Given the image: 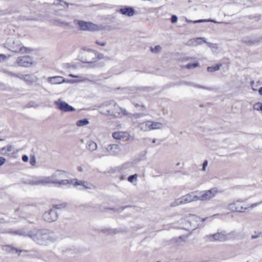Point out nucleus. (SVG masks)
Returning a JSON list of instances; mask_svg holds the SVG:
<instances>
[{
    "instance_id": "20e7f679",
    "label": "nucleus",
    "mask_w": 262,
    "mask_h": 262,
    "mask_svg": "<svg viewBox=\"0 0 262 262\" xmlns=\"http://www.w3.org/2000/svg\"><path fill=\"white\" fill-rule=\"evenodd\" d=\"M83 51L81 53V61L90 64V67H96L97 64V61H93V60L98 58L97 51L91 49L85 50V48H83Z\"/></svg>"
},
{
    "instance_id": "de8ad7c7",
    "label": "nucleus",
    "mask_w": 262,
    "mask_h": 262,
    "mask_svg": "<svg viewBox=\"0 0 262 262\" xmlns=\"http://www.w3.org/2000/svg\"><path fill=\"white\" fill-rule=\"evenodd\" d=\"M99 60L103 59H104L105 60H108L110 59V58L107 57H104L103 54H102L100 53H99Z\"/></svg>"
},
{
    "instance_id": "72a5a7b5",
    "label": "nucleus",
    "mask_w": 262,
    "mask_h": 262,
    "mask_svg": "<svg viewBox=\"0 0 262 262\" xmlns=\"http://www.w3.org/2000/svg\"><path fill=\"white\" fill-rule=\"evenodd\" d=\"M200 63L198 62H194L192 63H189L186 65L185 67L188 69H194L199 66Z\"/></svg>"
},
{
    "instance_id": "13d9d810",
    "label": "nucleus",
    "mask_w": 262,
    "mask_h": 262,
    "mask_svg": "<svg viewBox=\"0 0 262 262\" xmlns=\"http://www.w3.org/2000/svg\"><path fill=\"white\" fill-rule=\"evenodd\" d=\"M5 73H6L9 76H15V73H13V72H9V71H5Z\"/></svg>"
},
{
    "instance_id": "f257e3e1",
    "label": "nucleus",
    "mask_w": 262,
    "mask_h": 262,
    "mask_svg": "<svg viewBox=\"0 0 262 262\" xmlns=\"http://www.w3.org/2000/svg\"><path fill=\"white\" fill-rule=\"evenodd\" d=\"M10 233L13 235L28 236L40 245H46L50 242L55 241L52 231L45 228H34L29 232L23 228L11 231Z\"/></svg>"
},
{
    "instance_id": "bf43d9fd",
    "label": "nucleus",
    "mask_w": 262,
    "mask_h": 262,
    "mask_svg": "<svg viewBox=\"0 0 262 262\" xmlns=\"http://www.w3.org/2000/svg\"><path fill=\"white\" fill-rule=\"evenodd\" d=\"M34 102H33V101H31L27 105V107H33L34 106Z\"/></svg>"
},
{
    "instance_id": "79ce46f5",
    "label": "nucleus",
    "mask_w": 262,
    "mask_h": 262,
    "mask_svg": "<svg viewBox=\"0 0 262 262\" xmlns=\"http://www.w3.org/2000/svg\"><path fill=\"white\" fill-rule=\"evenodd\" d=\"M60 2L63 3L65 5H66L68 7L70 5L73 6L75 8H77L80 6L79 5H77L76 4H72V3H68L67 2H64L63 1H60Z\"/></svg>"
},
{
    "instance_id": "0e129e2a",
    "label": "nucleus",
    "mask_w": 262,
    "mask_h": 262,
    "mask_svg": "<svg viewBox=\"0 0 262 262\" xmlns=\"http://www.w3.org/2000/svg\"><path fill=\"white\" fill-rule=\"evenodd\" d=\"M77 170H78V171H80V172H81L83 170H82V168L81 166H78L77 167Z\"/></svg>"
},
{
    "instance_id": "69168bd1",
    "label": "nucleus",
    "mask_w": 262,
    "mask_h": 262,
    "mask_svg": "<svg viewBox=\"0 0 262 262\" xmlns=\"http://www.w3.org/2000/svg\"><path fill=\"white\" fill-rule=\"evenodd\" d=\"M206 43L208 45V46H209V47H212L213 45H215L214 44H213V43H210V42H207V41H206Z\"/></svg>"
},
{
    "instance_id": "f3484780",
    "label": "nucleus",
    "mask_w": 262,
    "mask_h": 262,
    "mask_svg": "<svg viewBox=\"0 0 262 262\" xmlns=\"http://www.w3.org/2000/svg\"><path fill=\"white\" fill-rule=\"evenodd\" d=\"M262 41V37H257L252 39L250 37L245 36L242 38V41L248 46L257 45Z\"/></svg>"
},
{
    "instance_id": "6e6d98bb",
    "label": "nucleus",
    "mask_w": 262,
    "mask_h": 262,
    "mask_svg": "<svg viewBox=\"0 0 262 262\" xmlns=\"http://www.w3.org/2000/svg\"><path fill=\"white\" fill-rule=\"evenodd\" d=\"M0 151L1 152V153L2 154H7L5 147H4L1 148Z\"/></svg>"
},
{
    "instance_id": "7ed1b4c3",
    "label": "nucleus",
    "mask_w": 262,
    "mask_h": 262,
    "mask_svg": "<svg viewBox=\"0 0 262 262\" xmlns=\"http://www.w3.org/2000/svg\"><path fill=\"white\" fill-rule=\"evenodd\" d=\"M73 184L74 186L78 185L81 186L82 188H79L80 190L92 189L94 188V186L83 181L78 180L77 179H64V180H58L57 187H61L63 186L70 187V186Z\"/></svg>"
},
{
    "instance_id": "09e8293b",
    "label": "nucleus",
    "mask_w": 262,
    "mask_h": 262,
    "mask_svg": "<svg viewBox=\"0 0 262 262\" xmlns=\"http://www.w3.org/2000/svg\"><path fill=\"white\" fill-rule=\"evenodd\" d=\"M208 165V161L207 160H205L203 163V167L202 170L203 171H205L206 170V168Z\"/></svg>"
},
{
    "instance_id": "5fc2aeb1",
    "label": "nucleus",
    "mask_w": 262,
    "mask_h": 262,
    "mask_svg": "<svg viewBox=\"0 0 262 262\" xmlns=\"http://www.w3.org/2000/svg\"><path fill=\"white\" fill-rule=\"evenodd\" d=\"M21 159H22L23 161H24V162H27L28 161L29 157L28 156L24 155L22 156Z\"/></svg>"
},
{
    "instance_id": "473e14b6",
    "label": "nucleus",
    "mask_w": 262,
    "mask_h": 262,
    "mask_svg": "<svg viewBox=\"0 0 262 262\" xmlns=\"http://www.w3.org/2000/svg\"><path fill=\"white\" fill-rule=\"evenodd\" d=\"M26 183L30 185H39L38 177H35L32 180H28Z\"/></svg>"
},
{
    "instance_id": "8fccbe9b",
    "label": "nucleus",
    "mask_w": 262,
    "mask_h": 262,
    "mask_svg": "<svg viewBox=\"0 0 262 262\" xmlns=\"http://www.w3.org/2000/svg\"><path fill=\"white\" fill-rule=\"evenodd\" d=\"M261 203H262V201L259 202V203H254V204H252L249 207H248V209L249 208H253L255 207H257L258 205H259V204H260Z\"/></svg>"
},
{
    "instance_id": "c85d7f7f",
    "label": "nucleus",
    "mask_w": 262,
    "mask_h": 262,
    "mask_svg": "<svg viewBox=\"0 0 262 262\" xmlns=\"http://www.w3.org/2000/svg\"><path fill=\"white\" fill-rule=\"evenodd\" d=\"M89 123V121L88 119L86 118H84L83 119L78 120L76 122V125L78 126H83L88 124Z\"/></svg>"
},
{
    "instance_id": "a878e982",
    "label": "nucleus",
    "mask_w": 262,
    "mask_h": 262,
    "mask_svg": "<svg viewBox=\"0 0 262 262\" xmlns=\"http://www.w3.org/2000/svg\"><path fill=\"white\" fill-rule=\"evenodd\" d=\"M86 148L90 151H94L97 148V144L93 141H90L86 144Z\"/></svg>"
},
{
    "instance_id": "052dcab7",
    "label": "nucleus",
    "mask_w": 262,
    "mask_h": 262,
    "mask_svg": "<svg viewBox=\"0 0 262 262\" xmlns=\"http://www.w3.org/2000/svg\"><path fill=\"white\" fill-rule=\"evenodd\" d=\"M126 115L127 114V111L122 108L121 115Z\"/></svg>"
},
{
    "instance_id": "39448f33",
    "label": "nucleus",
    "mask_w": 262,
    "mask_h": 262,
    "mask_svg": "<svg viewBox=\"0 0 262 262\" xmlns=\"http://www.w3.org/2000/svg\"><path fill=\"white\" fill-rule=\"evenodd\" d=\"M74 24L77 25L79 29L82 31H94L97 28V26L91 22L75 20Z\"/></svg>"
},
{
    "instance_id": "c756f323",
    "label": "nucleus",
    "mask_w": 262,
    "mask_h": 262,
    "mask_svg": "<svg viewBox=\"0 0 262 262\" xmlns=\"http://www.w3.org/2000/svg\"><path fill=\"white\" fill-rule=\"evenodd\" d=\"M206 22H211V23H215V24L219 23L215 19H199V20H193V24H197V23H206Z\"/></svg>"
},
{
    "instance_id": "f03ea898",
    "label": "nucleus",
    "mask_w": 262,
    "mask_h": 262,
    "mask_svg": "<svg viewBox=\"0 0 262 262\" xmlns=\"http://www.w3.org/2000/svg\"><path fill=\"white\" fill-rule=\"evenodd\" d=\"M5 47L7 48L10 51L15 53H24L31 51L30 49L23 46L18 39L12 37L8 38Z\"/></svg>"
},
{
    "instance_id": "4d7b16f0",
    "label": "nucleus",
    "mask_w": 262,
    "mask_h": 262,
    "mask_svg": "<svg viewBox=\"0 0 262 262\" xmlns=\"http://www.w3.org/2000/svg\"><path fill=\"white\" fill-rule=\"evenodd\" d=\"M153 89H154L151 88V87H145L143 89V91H147V92H149V91H152Z\"/></svg>"
},
{
    "instance_id": "c03bdc74",
    "label": "nucleus",
    "mask_w": 262,
    "mask_h": 262,
    "mask_svg": "<svg viewBox=\"0 0 262 262\" xmlns=\"http://www.w3.org/2000/svg\"><path fill=\"white\" fill-rule=\"evenodd\" d=\"M178 17L176 15H172L170 18L171 23H176L178 21Z\"/></svg>"
},
{
    "instance_id": "f8f14e48",
    "label": "nucleus",
    "mask_w": 262,
    "mask_h": 262,
    "mask_svg": "<svg viewBox=\"0 0 262 262\" xmlns=\"http://www.w3.org/2000/svg\"><path fill=\"white\" fill-rule=\"evenodd\" d=\"M101 149L102 152H104L102 154V156L115 155L119 151L118 146L116 144H109L106 147H102Z\"/></svg>"
},
{
    "instance_id": "4468645a",
    "label": "nucleus",
    "mask_w": 262,
    "mask_h": 262,
    "mask_svg": "<svg viewBox=\"0 0 262 262\" xmlns=\"http://www.w3.org/2000/svg\"><path fill=\"white\" fill-rule=\"evenodd\" d=\"M141 128L146 130L147 129H159L162 126V124L160 122H149L140 124Z\"/></svg>"
},
{
    "instance_id": "774afa93",
    "label": "nucleus",
    "mask_w": 262,
    "mask_h": 262,
    "mask_svg": "<svg viewBox=\"0 0 262 262\" xmlns=\"http://www.w3.org/2000/svg\"><path fill=\"white\" fill-rule=\"evenodd\" d=\"M120 179L121 180H124L125 179V176H121L120 177Z\"/></svg>"
},
{
    "instance_id": "f704fd0d",
    "label": "nucleus",
    "mask_w": 262,
    "mask_h": 262,
    "mask_svg": "<svg viewBox=\"0 0 262 262\" xmlns=\"http://www.w3.org/2000/svg\"><path fill=\"white\" fill-rule=\"evenodd\" d=\"M253 109L258 111L262 112V103L257 102L253 106Z\"/></svg>"
},
{
    "instance_id": "e433bc0d",
    "label": "nucleus",
    "mask_w": 262,
    "mask_h": 262,
    "mask_svg": "<svg viewBox=\"0 0 262 262\" xmlns=\"http://www.w3.org/2000/svg\"><path fill=\"white\" fill-rule=\"evenodd\" d=\"M123 167L118 166L115 167L114 168H112L110 169V172L112 173H114L115 172H121L122 170Z\"/></svg>"
},
{
    "instance_id": "bb28decb",
    "label": "nucleus",
    "mask_w": 262,
    "mask_h": 262,
    "mask_svg": "<svg viewBox=\"0 0 262 262\" xmlns=\"http://www.w3.org/2000/svg\"><path fill=\"white\" fill-rule=\"evenodd\" d=\"M222 64H216L213 66L208 67L207 68V70L209 72H214L220 70V67L222 66Z\"/></svg>"
},
{
    "instance_id": "ddd939ff",
    "label": "nucleus",
    "mask_w": 262,
    "mask_h": 262,
    "mask_svg": "<svg viewBox=\"0 0 262 262\" xmlns=\"http://www.w3.org/2000/svg\"><path fill=\"white\" fill-rule=\"evenodd\" d=\"M16 63L19 66L29 67L33 64V60L29 56H25L18 57Z\"/></svg>"
},
{
    "instance_id": "6ab92c4d",
    "label": "nucleus",
    "mask_w": 262,
    "mask_h": 262,
    "mask_svg": "<svg viewBox=\"0 0 262 262\" xmlns=\"http://www.w3.org/2000/svg\"><path fill=\"white\" fill-rule=\"evenodd\" d=\"M23 80L28 84L32 85L34 83L38 81L39 78L34 74H25L23 77Z\"/></svg>"
},
{
    "instance_id": "338daca9",
    "label": "nucleus",
    "mask_w": 262,
    "mask_h": 262,
    "mask_svg": "<svg viewBox=\"0 0 262 262\" xmlns=\"http://www.w3.org/2000/svg\"><path fill=\"white\" fill-rule=\"evenodd\" d=\"M258 92L259 94L262 96V86L258 90Z\"/></svg>"
},
{
    "instance_id": "a18cd8bd",
    "label": "nucleus",
    "mask_w": 262,
    "mask_h": 262,
    "mask_svg": "<svg viewBox=\"0 0 262 262\" xmlns=\"http://www.w3.org/2000/svg\"><path fill=\"white\" fill-rule=\"evenodd\" d=\"M5 148H6V151L7 153L11 152L13 149V148L11 145H8V146H6Z\"/></svg>"
},
{
    "instance_id": "b1692460",
    "label": "nucleus",
    "mask_w": 262,
    "mask_h": 262,
    "mask_svg": "<svg viewBox=\"0 0 262 262\" xmlns=\"http://www.w3.org/2000/svg\"><path fill=\"white\" fill-rule=\"evenodd\" d=\"M102 233L107 235H113L121 232V230L117 229H108L106 228L101 230Z\"/></svg>"
},
{
    "instance_id": "c9c22d12",
    "label": "nucleus",
    "mask_w": 262,
    "mask_h": 262,
    "mask_svg": "<svg viewBox=\"0 0 262 262\" xmlns=\"http://www.w3.org/2000/svg\"><path fill=\"white\" fill-rule=\"evenodd\" d=\"M130 207V206H126L122 207H120L119 208H108L107 209L113 210L115 212H121L126 208Z\"/></svg>"
},
{
    "instance_id": "2eb2a0df",
    "label": "nucleus",
    "mask_w": 262,
    "mask_h": 262,
    "mask_svg": "<svg viewBox=\"0 0 262 262\" xmlns=\"http://www.w3.org/2000/svg\"><path fill=\"white\" fill-rule=\"evenodd\" d=\"M48 82L51 84H59L64 82H73V80H66L63 77L60 76H55L49 77L47 78Z\"/></svg>"
},
{
    "instance_id": "9d476101",
    "label": "nucleus",
    "mask_w": 262,
    "mask_h": 262,
    "mask_svg": "<svg viewBox=\"0 0 262 262\" xmlns=\"http://www.w3.org/2000/svg\"><path fill=\"white\" fill-rule=\"evenodd\" d=\"M54 104L56 105L57 108L64 112H70L75 111L74 107L70 105L67 102L61 101L60 99L55 101Z\"/></svg>"
},
{
    "instance_id": "412c9836",
    "label": "nucleus",
    "mask_w": 262,
    "mask_h": 262,
    "mask_svg": "<svg viewBox=\"0 0 262 262\" xmlns=\"http://www.w3.org/2000/svg\"><path fill=\"white\" fill-rule=\"evenodd\" d=\"M121 111L122 108L120 107L116 102H115V105H113V107H112L111 116L114 118L121 117Z\"/></svg>"
},
{
    "instance_id": "423d86ee",
    "label": "nucleus",
    "mask_w": 262,
    "mask_h": 262,
    "mask_svg": "<svg viewBox=\"0 0 262 262\" xmlns=\"http://www.w3.org/2000/svg\"><path fill=\"white\" fill-rule=\"evenodd\" d=\"M113 105H115V102L113 100L104 102L99 105V113L104 115L111 116Z\"/></svg>"
},
{
    "instance_id": "58836bf2",
    "label": "nucleus",
    "mask_w": 262,
    "mask_h": 262,
    "mask_svg": "<svg viewBox=\"0 0 262 262\" xmlns=\"http://www.w3.org/2000/svg\"><path fill=\"white\" fill-rule=\"evenodd\" d=\"M137 177H138L137 174H132V175L129 176L128 177L127 180L129 182L133 183L137 179Z\"/></svg>"
},
{
    "instance_id": "864d4df0",
    "label": "nucleus",
    "mask_w": 262,
    "mask_h": 262,
    "mask_svg": "<svg viewBox=\"0 0 262 262\" xmlns=\"http://www.w3.org/2000/svg\"><path fill=\"white\" fill-rule=\"evenodd\" d=\"M255 235H252L251 236V238L252 239H255V238H258V237L260 236V234H261L260 232L256 233V232H255Z\"/></svg>"
},
{
    "instance_id": "603ef678",
    "label": "nucleus",
    "mask_w": 262,
    "mask_h": 262,
    "mask_svg": "<svg viewBox=\"0 0 262 262\" xmlns=\"http://www.w3.org/2000/svg\"><path fill=\"white\" fill-rule=\"evenodd\" d=\"M14 77L18 78L19 79H21V80H23V77H24V75H23V74H21L20 73L15 74V76Z\"/></svg>"
},
{
    "instance_id": "393cba45",
    "label": "nucleus",
    "mask_w": 262,
    "mask_h": 262,
    "mask_svg": "<svg viewBox=\"0 0 262 262\" xmlns=\"http://www.w3.org/2000/svg\"><path fill=\"white\" fill-rule=\"evenodd\" d=\"M3 250L9 253H16L19 252L20 253L21 250H19L17 249L13 248L10 246L7 245L4 247Z\"/></svg>"
},
{
    "instance_id": "4c0bfd02",
    "label": "nucleus",
    "mask_w": 262,
    "mask_h": 262,
    "mask_svg": "<svg viewBox=\"0 0 262 262\" xmlns=\"http://www.w3.org/2000/svg\"><path fill=\"white\" fill-rule=\"evenodd\" d=\"M133 104L136 107H140L139 110L142 111V110H146V108L145 105H144L142 103L139 104L138 103L133 102Z\"/></svg>"
},
{
    "instance_id": "6e6552de",
    "label": "nucleus",
    "mask_w": 262,
    "mask_h": 262,
    "mask_svg": "<svg viewBox=\"0 0 262 262\" xmlns=\"http://www.w3.org/2000/svg\"><path fill=\"white\" fill-rule=\"evenodd\" d=\"M206 237L210 242H214L216 241L224 242L229 238V235L226 234L224 232H221L209 235L207 236Z\"/></svg>"
},
{
    "instance_id": "a211bd4d",
    "label": "nucleus",
    "mask_w": 262,
    "mask_h": 262,
    "mask_svg": "<svg viewBox=\"0 0 262 262\" xmlns=\"http://www.w3.org/2000/svg\"><path fill=\"white\" fill-rule=\"evenodd\" d=\"M198 191L192 192L182 196V199L183 200L184 204H187L193 201L198 200V196L196 195Z\"/></svg>"
},
{
    "instance_id": "0eeeda50",
    "label": "nucleus",
    "mask_w": 262,
    "mask_h": 262,
    "mask_svg": "<svg viewBox=\"0 0 262 262\" xmlns=\"http://www.w3.org/2000/svg\"><path fill=\"white\" fill-rule=\"evenodd\" d=\"M246 200L247 199H246ZM245 201V200H238L236 201H233L228 205V209L233 212H244L245 211L248 209V207H244L243 206L241 205V204Z\"/></svg>"
},
{
    "instance_id": "ea45409f",
    "label": "nucleus",
    "mask_w": 262,
    "mask_h": 262,
    "mask_svg": "<svg viewBox=\"0 0 262 262\" xmlns=\"http://www.w3.org/2000/svg\"><path fill=\"white\" fill-rule=\"evenodd\" d=\"M196 41L198 44H202L203 43L206 42V39L205 38L203 37H198L195 38Z\"/></svg>"
},
{
    "instance_id": "7c9ffc66",
    "label": "nucleus",
    "mask_w": 262,
    "mask_h": 262,
    "mask_svg": "<svg viewBox=\"0 0 262 262\" xmlns=\"http://www.w3.org/2000/svg\"><path fill=\"white\" fill-rule=\"evenodd\" d=\"M68 204L67 203H63L59 204H55L52 206V208L55 210V209H61L66 208Z\"/></svg>"
},
{
    "instance_id": "680f3d73",
    "label": "nucleus",
    "mask_w": 262,
    "mask_h": 262,
    "mask_svg": "<svg viewBox=\"0 0 262 262\" xmlns=\"http://www.w3.org/2000/svg\"><path fill=\"white\" fill-rule=\"evenodd\" d=\"M143 116V114H136L135 115V116L136 118H139L141 116Z\"/></svg>"
},
{
    "instance_id": "cd10ccee",
    "label": "nucleus",
    "mask_w": 262,
    "mask_h": 262,
    "mask_svg": "<svg viewBox=\"0 0 262 262\" xmlns=\"http://www.w3.org/2000/svg\"><path fill=\"white\" fill-rule=\"evenodd\" d=\"M39 185H48V181L47 177H38Z\"/></svg>"
},
{
    "instance_id": "aec40b11",
    "label": "nucleus",
    "mask_w": 262,
    "mask_h": 262,
    "mask_svg": "<svg viewBox=\"0 0 262 262\" xmlns=\"http://www.w3.org/2000/svg\"><path fill=\"white\" fill-rule=\"evenodd\" d=\"M214 192L211 189L206 191L201 195L198 196V200L205 201L210 200L215 195Z\"/></svg>"
},
{
    "instance_id": "37998d69",
    "label": "nucleus",
    "mask_w": 262,
    "mask_h": 262,
    "mask_svg": "<svg viewBox=\"0 0 262 262\" xmlns=\"http://www.w3.org/2000/svg\"><path fill=\"white\" fill-rule=\"evenodd\" d=\"M30 163L31 165L34 166L36 163V158L34 156H33L31 157L30 160Z\"/></svg>"
},
{
    "instance_id": "4be33fe9",
    "label": "nucleus",
    "mask_w": 262,
    "mask_h": 262,
    "mask_svg": "<svg viewBox=\"0 0 262 262\" xmlns=\"http://www.w3.org/2000/svg\"><path fill=\"white\" fill-rule=\"evenodd\" d=\"M178 84V85L184 84V85H186L192 86H194V87H195V88H200V89H204V90H208V91H213V89L212 88L206 87V86H202L201 85L195 84V83H193L191 82H187V81H181Z\"/></svg>"
},
{
    "instance_id": "e2e57ef3",
    "label": "nucleus",
    "mask_w": 262,
    "mask_h": 262,
    "mask_svg": "<svg viewBox=\"0 0 262 262\" xmlns=\"http://www.w3.org/2000/svg\"><path fill=\"white\" fill-rule=\"evenodd\" d=\"M69 76H70V77H72V78H78V77H79V76H77V75H73V74H69Z\"/></svg>"
},
{
    "instance_id": "dca6fc26",
    "label": "nucleus",
    "mask_w": 262,
    "mask_h": 262,
    "mask_svg": "<svg viewBox=\"0 0 262 262\" xmlns=\"http://www.w3.org/2000/svg\"><path fill=\"white\" fill-rule=\"evenodd\" d=\"M117 12L128 17L133 16L136 14L134 8L130 6H124L117 10Z\"/></svg>"
},
{
    "instance_id": "1a4fd4ad",
    "label": "nucleus",
    "mask_w": 262,
    "mask_h": 262,
    "mask_svg": "<svg viewBox=\"0 0 262 262\" xmlns=\"http://www.w3.org/2000/svg\"><path fill=\"white\" fill-rule=\"evenodd\" d=\"M58 217V213L52 208L48 211L45 212L43 214V220L47 223H52L56 221Z\"/></svg>"
},
{
    "instance_id": "49530a36",
    "label": "nucleus",
    "mask_w": 262,
    "mask_h": 262,
    "mask_svg": "<svg viewBox=\"0 0 262 262\" xmlns=\"http://www.w3.org/2000/svg\"><path fill=\"white\" fill-rule=\"evenodd\" d=\"M7 56L3 54H0V62H3L7 59Z\"/></svg>"
},
{
    "instance_id": "a19ab883",
    "label": "nucleus",
    "mask_w": 262,
    "mask_h": 262,
    "mask_svg": "<svg viewBox=\"0 0 262 262\" xmlns=\"http://www.w3.org/2000/svg\"><path fill=\"white\" fill-rule=\"evenodd\" d=\"M161 49V47L159 45L155 46L154 48L151 47L150 51L152 52L157 53Z\"/></svg>"
},
{
    "instance_id": "5701e85b",
    "label": "nucleus",
    "mask_w": 262,
    "mask_h": 262,
    "mask_svg": "<svg viewBox=\"0 0 262 262\" xmlns=\"http://www.w3.org/2000/svg\"><path fill=\"white\" fill-rule=\"evenodd\" d=\"M126 134L125 132H117L113 133L112 137L117 140H122L126 138Z\"/></svg>"
},
{
    "instance_id": "3c124183",
    "label": "nucleus",
    "mask_w": 262,
    "mask_h": 262,
    "mask_svg": "<svg viewBox=\"0 0 262 262\" xmlns=\"http://www.w3.org/2000/svg\"><path fill=\"white\" fill-rule=\"evenodd\" d=\"M6 160L4 157H0V166H2L6 162Z\"/></svg>"
},
{
    "instance_id": "2f4dec72",
    "label": "nucleus",
    "mask_w": 262,
    "mask_h": 262,
    "mask_svg": "<svg viewBox=\"0 0 262 262\" xmlns=\"http://www.w3.org/2000/svg\"><path fill=\"white\" fill-rule=\"evenodd\" d=\"M184 203H183V200L182 199V197L176 199L173 202H172L171 204V207H176L177 206H178L179 205L184 204Z\"/></svg>"
},
{
    "instance_id": "9b49d317",
    "label": "nucleus",
    "mask_w": 262,
    "mask_h": 262,
    "mask_svg": "<svg viewBox=\"0 0 262 262\" xmlns=\"http://www.w3.org/2000/svg\"><path fill=\"white\" fill-rule=\"evenodd\" d=\"M65 173H67V172L64 170H57L54 173L47 177L49 185L53 184L57 187L58 181V178Z\"/></svg>"
}]
</instances>
